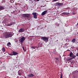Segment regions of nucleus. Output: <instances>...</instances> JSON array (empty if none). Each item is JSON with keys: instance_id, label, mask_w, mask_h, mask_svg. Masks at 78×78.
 <instances>
[{"instance_id": "36", "label": "nucleus", "mask_w": 78, "mask_h": 78, "mask_svg": "<svg viewBox=\"0 0 78 78\" xmlns=\"http://www.w3.org/2000/svg\"><path fill=\"white\" fill-rule=\"evenodd\" d=\"M71 30H72V29H71Z\"/></svg>"}, {"instance_id": "18", "label": "nucleus", "mask_w": 78, "mask_h": 78, "mask_svg": "<svg viewBox=\"0 0 78 78\" xmlns=\"http://www.w3.org/2000/svg\"><path fill=\"white\" fill-rule=\"evenodd\" d=\"M34 19H37V15H36L34 16Z\"/></svg>"}, {"instance_id": "23", "label": "nucleus", "mask_w": 78, "mask_h": 78, "mask_svg": "<svg viewBox=\"0 0 78 78\" xmlns=\"http://www.w3.org/2000/svg\"><path fill=\"white\" fill-rule=\"evenodd\" d=\"M76 56H78V53H77L76 54Z\"/></svg>"}, {"instance_id": "34", "label": "nucleus", "mask_w": 78, "mask_h": 78, "mask_svg": "<svg viewBox=\"0 0 78 78\" xmlns=\"http://www.w3.org/2000/svg\"><path fill=\"white\" fill-rule=\"evenodd\" d=\"M77 25H78V23H77Z\"/></svg>"}, {"instance_id": "5", "label": "nucleus", "mask_w": 78, "mask_h": 78, "mask_svg": "<svg viewBox=\"0 0 78 78\" xmlns=\"http://www.w3.org/2000/svg\"><path fill=\"white\" fill-rule=\"evenodd\" d=\"M25 40V37H23L20 39V42L21 43H23V41H24Z\"/></svg>"}, {"instance_id": "19", "label": "nucleus", "mask_w": 78, "mask_h": 78, "mask_svg": "<svg viewBox=\"0 0 78 78\" xmlns=\"http://www.w3.org/2000/svg\"><path fill=\"white\" fill-rule=\"evenodd\" d=\"M72 58H69L68 59H67V61H70L71 60H72Z\"/></svg>"}, {"instance_id": "22", "label": "nucleus", "mask_w": 78, "mask_h": 78, "mask_svg": "<svg viewBox=\"0 0 78 78\" xmlns=\"http://www.w3.org/2000/svg\"><path fill=\"white\" fill-rule=\"evenodd\" d=\"M60 78H62V73H61L60 75Z\"/></svg>"}, {"instance_id": "29", "label": "nucleus", "mask_w": 78, "mask_h": 78, "mask_svg": "<svg viewBox=\"0 0 78 78\" xmlns=\"http://www.w3.org/2000/svg\"><path fill=\"white\" fill-rule=\"evenodd\" d=\"M23 50H24V47H23Z\"/></svg>"}, {"instance_id": "9", "label": "nucleus", "mask_w": 78, "mask_h": 78, "mask_svg": "<svg viewBox=\"0 0 78 78\" xmlns=\"http://www.w3.org/2000/svg\"><path fill=\"white\" fill-rule=\"evenodd\" d=\"M18 75H19V76H21V75H22V72L20 71L18 72Z\"/></svg>"}, {"instance_id": "10", "label": "nucleus", "mask_w": 78, "mask_h": 78, "mask_svg": "<svg viewBox=\"0 0 78 78\" xmlns=\"http://www.w3.org/2000/svg\"><path fill=\"white\" fill-rule=\"evenodd\" d=\"M34 76V74H29L28 75V76H29V77H31L32 76Z\"/></svg>"}, {"instance_id": "26", "label": "nucleus", "mask_w": 78, "mask_h": 78, "mask_svg": "<svg viewBox=\"0 0 78 78\" xmlns=\"http://www.w3.org/2000/svg\"><path fill=\"white\" fill-rule=\"evenodd\" d=\"M17 41H18L17 40H15L16 42H17Z\"/></svg>"}, {"instance_id": "4", "label": "nucleus", "mask_w": 78, "mask_h": 78, "mask_svg": "<svg viewBox=\"0 0 78 78\" xmlns=\"http://www.w3.org/2000/svg\"><path fill=\"white\" fill-rule=\"evenodd\" d=\"M55 4L56 5V6H59V7L60 6H61L63 5L62 3L58 2L56 3Z\"/></svg>"}, {"instance_id": "14", "label": "nucleus", "mask_w": 78, "mask_h": 78, "mask_svg": "<svg viewBox=\"0 0 78 78\" xmlns=\"http://www.w3.org/2000/svg\"><path fill=\"white\" fill-rule=\"evenodd\" d=\"M71 58H71L72 59H74V58H76V55H73Z\"/></svg>"}, {"instance_id": "20", "label": "nucleus", "mask_w": 78, "mask_h": 78, "mask_svg": "<svg viewBox=\"0 0 78 78\" xmlns=\"http://www.w3.org/2000/svg\"><path fill=\"white\" fill-rule=\"evenodd\" d=\"M12 23L10 24H8L7 25V26H11V25H12Z\"/></svg>"}, {"instance_id": "27", "label": "nucleus", "mask_w": 78, "mask_h": 78, "mask_svg": "<svg viewBox=\"0 0 78 78\" xmlns=\"http://www.w3.org/2000/svg\"><path fill=\"white\" fill-rule=\"evenodd\" d=\"M37 2H39V0H37Z\"/></svg>"}, {"instance_id": "11", "label": "nucleus", "mask_w": 78, "mask_h": 78, "mask_svg": "<svg viewBox=\"0 0 78 78\" xmlns=\"http://www.w3.org/2000/svg\"><path fill=\"white\" fill-rule=\"evenodd\" d=\"M72 42L73 43H75L76 42V39L75 38H73L72 41Z\"/></svg>"}, {"instance_id": "2", "label": "nucleus", "mask_w": 78, "mask_h": 78, "mask_svg": "<svg viewBox=\"0 0 78 78\" xmlns=\"http://www.w3.org/2000/svg\"><path fill=\"white\" fill-rule=\"evenodd\" d=\"M41 39L46 43L48 41V37H42L41 38Z\"/></svg>"}, {"instance_id": "25", "label": "nucleus", "mask_w": 78, "mask_h": 78, "mask_svg": "<svg viewBox=\"0 0 78 78\" xmlns=\"http://www.w3.org/2000/svg\"><path fill=\"white\" fill-rule=\"evenodd\" d=\"M55 59L56 60H58V58H56Z\"/></svg>"}, {"instance_id": "3", "label": "nucleus", "mask_w": 78, "mask_h": 78, "mask_svg": "<svg viewBox=\"0 0 78 78\" xmlns=\"http://www.w3.org/2000/svg\"><path fill=\"white\" fill-rule=\"evenodd\" d=\"M30 16V15L29 14H23V17H29Z\"/></svg>"}, {"instance_id": "13", "label": "nucleus", "mask_w": 78, "mask_h": 78, "mask_svg": "<svg viewBox=\"0 0 78 78\" xmlns=\"http://www.w3.org/2000/svg\"><path fill=\"white\" fill-rule=\"evenodd\" d=\"M73 55V53H72V52H71L69 54V56H70V57H71V58Z\"/></svg>"}, {"instance_id": "8", "label": "nucleus", "mask_w": 78, "mask_h": 78, "mask_svg": "<svg viewBox=\"0 0 78 78\" xmlns=\"http://www.w3.org/2000/svg\"><path fill=\"white\" fill-rule=\"evenodd\" d=\"M13 55H14V56H15V55H18V53L15 51H13Z\"/></svg>"}, {"instance_id": "16", "label": "nucleus", "mask_w": 78, "mask_h": 78, "mask_svg": "<svg viewBox=\"0 0 78 78\" xmlns=\"http://www.w3.org/2000/svg\"><path fill=\"white\" fill-rule=\"evenodd\" d=\"M37 14V13H36V12H35L32 13V15H33V16H36Z\"/></svg>"}, {"instance_id": "7", "label": "nucleus", "mask_w": 78, "mask_h": 78, "mask_svg": "<svg viewBox=\"0 0 78 78\" xmlns=\"http://www.w3.org/2000/svg\"><path fill=\"white\" fill-rule=\"evenodd\" d=\"M47 10H45L42 13L41 15L42 16H44V15H45V14H46V13H47Z\"/></svg>"}, {"instance_id": "30", "label": "nucleus", "mask_w": 78, "mask_h": 78, "mask_svg": "<svg viewBox=\"0 0 78 78\" xmlns=\"http://www.w3.org/2000/svg\"><path fill=\"white\" fill-rule=\"evenodd\" d=\"M29 1H30V2H31V1H32V0H29Z\"/></svg>"}, {"instance_id": "17", "label": "nucleus", "mask_w": 78, "mask_h": 78, "mask_svg": "<svg viewBox=\"0 0 78 78\" xmlns=\"http://www.w3.org/2000/svg\"><path fill=\"white\" fill-rule=\"evenodd\" d=\"M7 46H10L11 45V43L9 42L7 44Z\"/></svg>"}, {"instance_id": "28", "label": "nucleus", "mask_w": 78, "mask_h": 78, "mask_svg": "<svg viewBox=\"0 0 78 78\" xmlns=\"http://www.w3.org/2000/svg\"><path fill=\"white\" fill-rule=\"evenodd\" d=\"M10 56H12L13 55H11V54H10Z\"/></svg>"}, {"instance_id": "24", "label": "nucleus", "mask_w": 78, "mask_h": 78, "mask_svg": "<svg viewBox=\"0 0 78 78\" xmlns=\"http://www.w3.org/2000/svg\"><path fill=\"white\" fill-rule=\"evenodd\" d=\"M73 14L75 15V12H73Z\"/></svg>"}, {"instance_id": "35", "label": "nucleus", "mask_w": 78, "mask_h": 78, "mask_svg": "<svg viewBox=\"0 0 78 78\" xmlns=\"http://www.w3.org/2000/svg\"><path fill=\"white\" fill-rule=\"evenodd\" d=\"M26 1H28V0H26Z\"/></svg>"}, {"instance_id": "1", "label": "nucleus", "mask_w": 78, "mask_h": 78, "mask_svg": "<svg viewBox=\"0 0 78 78\" xmlns=\"http://www.w3.org/2000/svg\"><path fill=\"white\" fill-rule=\"evenodd\" d=\"M13 35H14V34L13 33L6 31L5 33L4 36L5 37V38H9V37H12V36H13Z\"/></svg>"}, {"instance_id": "21", "label": "nucleus", "mask_w": 78, "mask_h": 78, "mask_svg": "<svg viewBox=\"0 0 78 78\" xmlns=\"http://www.w3.org/2000/svg\"><path fill=\"white\" fill-rule=\"evenodd\" d=\"M31 48H34V49H35L36 48V47L34 46L31 47Z\"/></svg>"}, {"instance_id": "32", "label": "nucleus", "mask_w": 78, "mask_h": 78, "mask_svg": "<svg viewBox=\"0 0 78 78\" xmlns=\"http://www.w3.org/2000/svg\"><path fill=\"white\" fill-rule=\"evenodd\" d=\"M24 50V51H25V50L24 49V50Z\"/></svg>"}, {"instance_id": "37", "label": "nucleus", "mask_w": 78, "mask_h": 78, "mask_svg": "<svg viewBox=\"0 0 78 78\" xmlns=\"http://www.w3.org/2000/svg\"><path fill=\"white\" fill-rule=\"evenodd\" d=\"M55 0V1H56V0Z\"/></svg>"}, {"instance_id": "15", "label": "nucleus", "mask_w": 78, "mask_h": 78, "mask_svg": "<svg viewBox=\"0 0 78 78\" xmlns=\"http://www.w3.org/2000/svg\"><path fill=\"white\" fill-rule=\"evenodd\" d=\"M2 51H3V52H5V49L4 47L2 48Z\"/></svg>"}, {"instance_id": "31", "label": "nucleus", "mask_w": 78, "mask_h": 78, "mask_svg": "<svg viewBox=\"0 0 78 78\" xmlns=\"http://www.w3.org/2000/svg\"><path fill=\"white\" fill-rule=\"evenodd\" d=\"M63 14H65V13L63 12Z\"/></svg>"}, {"instance_id": "12", "label": "nucleus", "mask_w": 78, "mask_h": 78, "mask_svg": "<svg viewBox=\"0 0 78 78\" xmlns=\"http://www.w3.org/2000/svg\"><path fill=\"white\" fill-rule=\"evenodd\" d=\"M3 9H4V7L2 6H0V11H2Z\"/></svg>"}, {"instance_id": "33", "label": "nucleus", "mask_w": 78, "mask_h": 78, "mask_svg": "<svg viewBox=\"0 0 78 78\" xmlns=\"http://www.w3.org/2000/svg\"><path fill=\"white\" fill-rule=\"evenodd\" d=\"M70 51V50H67V51Z\"/></svg>"}, {"instance_id": "6", "label": "nucleus", "mask_w": 78, "mask_h": 78, "mask_svg": "<svg viewBox=\"0 0 78 78\" xmlns=\"http://www.w3.org/2000/svg\"><path fill=\"white\" fill-rule=\"evenodd\" d=\"M24 31H25V29L23 28H21L19 30V31L20 33H22V32H23Z\"/></svg>"}]
</instances>
